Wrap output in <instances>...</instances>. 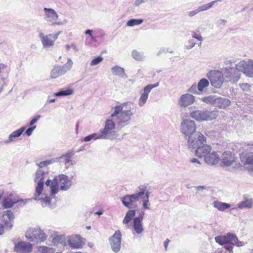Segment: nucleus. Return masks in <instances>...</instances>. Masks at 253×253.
Here are the masks:
<instances>
[{"mask_svg":"<svg viewBox=\"0 0 253 253\" xmlns=\"http://www.w3.org/2000/svg\"><path fill=\"white\" fill-rule=\"evenodd\" d=\"M43 10L44 19L51 25H64L68 23V20L66 19L62 21L58 20V14L54 9L51 8L44 7Z\"/></svg>","mask_w":253,"mask_h":253,"instance_id":"nucleus-8","label":"nucleus"},{"mask_svg":"<svg viewBox=\"0 0 253 253\" xmlns=\"http://www.w3.org/2000/svg\"><path fill=\"white\" fill-rule=\"evenodd\" d=\"M145 194V197H142V196H141L140 198H142V199H148V200H149V195H150V192H149V191H147Z\"/></svg>","mask_w":253,"mask_h":253,"instance_id":"nucleus-62","label":"nucleus"},{"mask_svg":"<svg viewBox=\"0 0 253 253\" xmlns=\"http://www.w3.org/2000/svg\"><path fill=\"white\" fill-rule=\"evenodd\" d=\"M132 115L130 107L124 108V105H120L114 108L111 116L114 118L118 127L122 128L129 124Z\"/></svg>","mask_w":253,"mask_h":253,"instance_id":"nucleus-2","label":"nucleus"},{"mask_svg":"<svg viewBox=\"0 0 253 253\" xmlns=\"http://www.w3.org/2000/svg\"><path fill=\"white\" fill-rule=\"evenodd\" d=\"M220 158L215 152L210 153L205 158V162L209 165H216L219 161Z\"/></svg>","mask_w":253,"mask_h":253,"instance_id":"nucleus-25","label":"nucleus"},{"mask_svg":"<svg viewBox=\"0 0 253 253\" xmlns=\"http://www.w3.org/2000/svg\"><path fill=\"white\" fill-rule=\"evenodd\" d=\"M71 46V48H72L75 52H77L78 51V48L75 44H72Z\"/></svg>","mask_w":253,"mask_h":253,"instance_id":"nucleus-64","label":"nucleus"},{"mask_svg":"<svg viewBox=\"0 0 253 253\" xmlns=\"http://www.w3.org/2000/svg\"><path fill=\"white\" fill-rule=\"evenodd\" d=\"M213 206L220 211H224L230 207V204L220 201H214Z\"/></svg>","mask_w":253,"mask_h":253,"instance_id":"nucleus-35","label":"nucleus"},{"mask_svg":"<svg viewBox=\"0 0 253 253\" xmlns=\"http://www.w3.org/2000/svg\"><path fill=\"white\" fill-rule=\"evenodd\" d=\"M103 60V58L102 56H98L96 58H95L94 59H93L90 62V65L91 66H95V65H96L97 64H98L99 63H100V62H101Z\"/></svg>","mask_w":253,"mask_h":253,"instance_id":"nucleus-47","label":"nucleus"},{"mask_svg":"<svg viewBox=\"0 0 253 253\" xmlns=\"http://www.w3.org/2000/svg\"><path fill=\"white\" fill-rule=\"evenodd\" d=\"M189 162L191 163L201 165V163L199 160L196 158H192L190 160Z\"/></svg>","mask_w":253,"mask_h":253,"instance_id":"nucleus-60","label":"nucleus"},{"mask_svg":"<svg viewBox=\"0 0 253 253\" xmlns=\"http://www.w3.org/2000/svg\"><path fill=\"white\" fill-rule=\"evenodd\" d=\"M74 155V153L72 152H70L66 153L64 155H62L59 158V162L61 165H64L65 167L67 169L70 166L73 165L72 158Z\"/></svg>","mask_w":253,"mask_h":253,"instance_id":"nucleus-23","label":"nucleus"},{"mask_svg":"<svg viewBox=\"0 0 253 253\" xmlns=\"http://www.w3.org/2000/svg\"><path fill=\"white\" fill-rule=\"evenodd\" d=\"M148 0H135L134 5L135 6H138L142 3L147 1Z\"/></svg>","mask_w":253,"mask_h":253,"instance_id":"nucleus-58","label":"nucleus"},{"mask_svg":"<svg viewBox=\"0 0 253 253\" xmlns=\"http://www.w3.org/2000/svg\"><path fill=\"white\" fill-rule=\"evenodd\" d=\"M41 116L40 115H37L34 118H33L29 123L30 126H32L34 124L36 123L41 118Z\"/></svg>","mask_w":253,"mask_h":253,"instance_id":"nucleus-51","label":"nucleus"},{"mask_svg":"<svg viewBox=\"0 0 253 253\" xmlns=\"http://www.w3.org/2000/svg\"><path fill=\"white\" fill-rule=\"evenodd\" d=\"M206 140L204 134L200 131H197L187 138L188 146L189 148L196 149L206 143Z\"/></svg>","mask_w":253,"mask_h":253,"instance_id":"nucleus-12","label":"nucleus"},{"mask_svg":"<svg viewBox=\"0 0 253 253\" xmlns=\"http://www.w3.org/2000/svg\"><path fill=\"white\" fill-rule=\"evenodd\" d=\"M195 97L189 93L182 94L178 100V103L180 107H187L194 102Z\"/></svg>","mask_w":253,"mask_h":253,"instance_id":"nucleus-19","label":"nucleus"},{"mask_svg":"<svg viewBox=\"0 0 253 253\" xmlns=\"http://www.w3.org/2000/svg\"><path fill=\"white\" fill-rule=\"evenodd\" d=\"M170 242V240L168 239H166L164 242V247L165 248V250H167L168 246Z\"/></svg>","mask_w":253,"mask_h":253,"instance_id":"nucleus-63","label":"nucleus"},{"mask_svg":"<svg viewBox=\"0 0 253 253\" xmlns=\"http://www.w3.org/2000/svg\"><path fill=\"white\" fill-rule=\"evenodd\" d=\"M67 241L69 245L72 248L78 249L82 246L81 237L79 235L70 236Z\"/></svg>","mask_w":253,"mask_h":253,"instance_id":"nucleus-24","label":"nucleus"},{"mask_svg":"<svg viewBox=\"0 0 253 253\" xmlns=\"http://www.w3.org/2000/svg\"><path fill=\"white\" fill-rule=\"evenodd\" d=\"M25 236L27 240L36 243H41L46 240L47 234L39 227H31L27 230Z\"/></svg>","mask_w":253,"mask_h":253,"instance_id":"nucleus-5","label":"nucleus"},{"mask_svg":"<svg viewBox=\"0 0 253 253\" xmlns=\"http://www.w3.org/2000/svg\"><path fill=\"white\" fill-rule=\"evenodd\" d=\"M38 250L41 253H54L55 252V250L54 248L44 246H39Z\"/></svg>","mask_w":253,"mask_h":253,"instance_id":"nucleus-39","label":"nucleus"},{"mask_svg":"<svg viewBox=\"0 0 253 253\" xmlns=\"http://www.w3.org/2000/svg\"><path fill=\"white\" fill-rule=\"evenodd\" d=\"M217 95H210L207 96L202 97L201 100L202 101L209 104L214 106Z\"/></svg>","mask_w":253,"mask_h":253,"instance_id":"nucleus-36","label":"nucleus"},{"mask_svg":"<svg viewBox=\"0 0 253 253\" xmlns=\"http://www.w3.org/2000/svg\"><path fill=\"white\" fill-rule=\"evenodd\" d=\"M228 243L236 246L237 247H242L244 245V243L239 241L237 236L232 233H229L227 234Z\"/></svg>","mask_w":253,"mask_h":253,"instance_id":"nucleus-32","label":"nucleus"},{"mask_svg":"<svg viewBox=\"0 0 253 253\" xmlns=\"http://www.w3.org/2000/svg\"><path fill=\"white\" fill-rule=\"evenodd\" d=\"M188 92L193 94H200L201 93L198 90L197 85L194 84L188 90Z\"/></svg>","mask_w":253,"mask_h":253,"instance_id":"nucleus-46","label":"nucleus"},{"mask_svg":"<svg viewBox=\"0 0 253 253\" xmlns=\"http://www.w3.org/2000/svg\"><path fill=\"white\" fill-rule=\"evenodd\" d=\"M227 234L226 235L218 236L215 237V242L220 245L228 243Z\"/></svg>","mask_w":253,"mask_h":253,"instance_id":"nucleus-37","label":"nucleus"},{"mask_svg":"<svg viewBox=\"0 0 253 253\" xmlns=\"http://www.w3.org/2000/svg\"><path fill=\"white\" fill-rule=\"evenodd\" d=\"M143 22L142 19H132L127 22L126 25L129 27H133L135 25H139Z\"/></svg>","mask_w":253,"mask_h":253,"instance_id":"nucleus-41","label":"nucleus"},{"mask_svg":"<svg viewBox=\"0 0 253 253\" xmlns=\"http://www.w3.org/2000/svg\"><path fill=\"white\" fill-rule=\"evenodd\" d=\"M4 230H6L5 228V224H3L0 223V235H2L4 233Z\"/></svg>","mask_w":253,"mask_h":253,"instance_id":"nucleus-61","label":"nucleus"},{"mask_svg":"<svg viewBox=\"0 0 253 253\" xmlns=\"http://www.w3.org/2000/svg\"><path fill=\"white\" fill-rule=\"evenodd\" d=\"M243 199L242 201L237 204V207L239 209H243L245 208L250 209L252 208L253 203L252 198H249L247 195H244Z\"/></svg>","mask_w":253,"mask_h":253,"instance_id":"nucleus-28","label":"nucleus"},{"mask_svg":"<svg viewBox=\"0 0 253 253\" xmlns=\"http://www.w3.org/2000/svg\"><path fill=\"white\" fill-rule=\"evenodd\" d=\"M199 12H200L199 10L198 9V8H197L196 9H195L193 10L189 11L188 13V15L189 17H192Z\"/></svg>","mask_w":253,"mask_h":253,"instance_id":"nucleus-53","label":"nucleus"},{"mask_svg":"<svg viewBox=\"0 0 253 253\" xmlns=\"http://www.w3.org/2000/svg\"><path fill=\"white\" fill-rule=\"evenodd\" d=\"M234 69L239 73V72H242L246 76L253 77V60H250L247 62L241 61L236 65Z\"/></svg>","mask_w":253,"mask_h":253,"instance_id":"nucleus-14","label":"nucleus"},{"mask_svg":"<svg viewBox=\"0 0 253 253\" xmlns=\"http://www.w3.org/2000/svg\"><path fill=\"white\" fill-rule=\"evenodd\" d=\"M111 71L114 75L119 76L121 78H126L125 69L119 66H115L112 68Z\"/></svg>","mask_w":253,"mask_h":253,"instance_id":"nucleus-33","label":"nucleus"},{"mask_svg":"<svg viewBox=\"0 0 253 253\" xmlns=\"http://www.w3.org/2000/svg\"><path fill=\"white\" fill-rule=\"evenodd\" d=\"M122 235L119 230H116L114 234L109 238L111 248L115 253H119L121 249Z\"/></svg>","mask_w":253,"mask_h":253,"instance_id":"nucleus-15","label":"nucleus"},{"mask_svg":"<svg viewBox=\"0 0 253 253\" xmlns=\"http://www.w3.org/2000/svg\"><path fill=\"white\" fill-rule=\"evenodd\" d=\"M46 186H49L50 189V195L54 197L59 191V185L62 191H67L72 185L71 179L67 175L60 174L58 177L54 178L53 180L47 179L45 182Z\"/></svg>","mask_w":253,"mask_h":253,"instance_id":"nucleus-3","label":"nucleus"},{"mask_svg":"<svg viewBox=\"0 0 253 253\" xmlns=\"http://www.w3.org/2000/svg\"><path fill=\"white\" fill-rule=\"evenodd\" d=\"M145 212L144 211H141L138 217H134L135 214V211L133 210H130L126 213V216L123 221L124 224L127 225L132 219L134 218H137L140 220L142 221Z\"/></svg>","mask_w":253,"mask_h":253,"instance_id":"nucleus-21","label":"nucleus"},{"mask_svg":"<svg viewBox=\"0 0 253 253\" xmlns=\"http://www.w3.org/2000/svg\"><path fill=\"white\" fill-rule=\"evenodd\" d=\"M206 77L210 81L211 85L216 88H220L224 82L235 83L240 78V73L234 68L211 70L206 74Z\"/></svg>","mask_w":253,"mask_h":253,"instance_id":"nucleus-1","label":"nucleus"},{"mask_svg":"<svg viewBox=\"0 0 253 253\" xmlns=\"http://www.w3.org/2000/svg\"><path fill=\"white\" fill-rule=\"evenodd\" d=\"M231 104L229 99L217 96L214 106L220 109H225Z\"/></svg>","mask_w":253,"mask_h":253,"instance_id":"nucleus-29","label":"nucleus"},{"mask_svg":"<svg viewBox=\"0 0 253 253\" xmlns=\"http://www.w3.org/2000/svg\"><path fill=\"white\" fill-rule=\"evenodd\" d=\"M192 36L193 38L196 39L201 42L203 41V38L201 35L196 34L195 32H192Z\"/></svg>","mask_w":253,"mask_h":253,"instance_id":"nucleus-52","label":"nucleus"},{"mask_svg":"<svg viewBox=\"0 0 253 253\" xmlns=\"http://www.w3.org/2000/svg\"><path fill=\"white\" fill-rule=\"evenodd\" d=\"M51 163H52V161H51V160H46V161H42V162H40L38 166L40 168H43V167H44L45 166H47L49 165V164H50Z\"/></svg>","mask_w":253,"mask_h":253,"instance_id":"nucleus-49","label":"nucleus"},{"mask_svg":"<svg viewBox=\"0 0 253 253\" xmlns=\"http://www.w3.org/2000/svg\"><path fill=\"white\" fill-rule=\"evenodd\" d=\"M99 133H93L84 138V140L86 142L89 141L92 139H102Z\"/></svg>","mask_w":253,"mask_h":253,"instance_id":"nucleus-40","label":"nucleus"},{"mask_svg":"<svg viewBox=\"0 0 253 253\" xmlns=\"http://www.w3.org/2000/svg\"><path fill=\"white\" fill-rule=\"evenodd\" d=\"M46 174L47 173L44 172L42 170L40 169L36 172L35 177V181L37 183V185L36 187L34 199L39 201L43 207L50 206V199L48 197L46 196L44 198L37 199V197H39L42 192L44 179L46 177Z\"/></svg>","mask_w":253,"mask_h":253,"instance_id":"nucleus-4","label":"nucleus"},{"mask_svg":"<svg viewBox=\"0 0 253 253\" xmlns=\"http://www.w3.org/2000/svg\"><path fill=\"white\" fill-rule=\"evenodd\" d=\"M211 147L210 145H201L196 148L195 154L199 157H204L205 158L211 152Z\"/></svg>","mask_w":253,"mask_h":253,"instance_id":"nucleus-26","label":"nucleus"},{"mask_svg":"<svg viewBox=\"0 0 253 253\" xmlns=\"http://www.w3.org/2000/svg\"><path fill=\"white\" fill-rule=\"evenodd\" d=\"M73 93V90L69 88L65 90H60L55 93L56 96H67L72 94Z\"/></svg>","mask_w":253,"mask_h":253,"instance_id":"nucleus-43","label":"nucleus"},{"mask_svg":"<svg viewBox=\"0 0 253 253\" xmlns=\"http://www.w3.org/2000/svg\"><path fill=\"white\" fill-rule=\"evenodd\" d=\"M218 115L217 111H209L207 109L190 111V116L196 121L201 122L212 121Z\"/></svg>","mask_w":253,"mask_h":253,"instance_id":"nucleus-6","label":"nucleus"},{"mask_svg":"<svg viewBox=\"0 0 253 253\" xmlns=\"http://www.w3.org/2000/svg\"><path fill=\"white\" fill-rule=\"evenodd\" d=\"M14 215L10 210L4 211L0 219L5 224V228L6 230L11 229L13 226L11 221L13 220Z\"/></svg>","mask_w":253,"mask_h":253,"instance_id":"nucleus-18","label":"nucleus"},{"mask_svg":"<svg viewBox=\"0 0 253 253\" xmlns=\"http://www.w3.org/2000/svg\"><path fill=\"white\" fill-rule=\"evenodd\" d=\"M196 125L193 121L184 119L181 122L180 130L185 137L189 138L196 132Z\"/></svg>","mask_w":253,"mask_h":253,"instance_id":"nucleus-11","label":"nucleus"},{"mask_svg":"<svg viewBox=\"0 0 253 253\" xmlns=\"http://www.w3.org/2000/svg\"><path fill=\"white\" fill-rule=\"evenodd\" d=\"M73 93V90L69 88L65 90H60L55 93L56 96H67L72 94Z\"/></svg>","mask_w":253,"mask_h":253,"instance_id":"nucleus-42","label":"nucleus"},{"mask_svg":"<svg viewBox=\"0 0 253 253\" xmlns=\"http://www.w3.org/2000/svg\"><path fill=\"white\" fill-rule=\"evenodd\" d=\"M241 162L246 169L253 170V154L242 153L240 156Z\"/></svg>","mask_w":253,"mask_h":253,"instance_id":"nucleus-20","label":"nucleus"},{"mask_svg":"<svg viewBox=\"0 0 253 253\" xmlns=\"http://www.w3.org/2000/svg\"><path fill=\"white\" fill-rule=\"evenodd\" d=\"M133 228L134 231L137 234H140L144 231L142 221L137 218L133 219Z\"/></svg>","mask_w":253,"mask_h":253,"instance_id":"nucleus-31","label":"nucleus"},{"mask_svg":"<svg viewBox=\"0 0 253 253\" xmlns=\"http://www.w3.org/2000/svg\"><path fill=\"white\" fill-rule=\"evenodd\" d=\"M159 85V83H156L155 84L147 85L144 87L143 92L138 100V105L139 106L142 107L145 104L148 98L149 93L150 92L151 90L154 88L158 87Z\"/></svg>","mask_w":253,"mask_h":253,"instance_id":"nucleus-16","label":"nucleus"},{"mask_svg":"<svg viewBox=\"0 0 253 253\" xmlns=\"http://www.w3.org/2000/svg\"><path fill=\"white\" fill-rule=\"evenodd\" d=\"M217 1H220V0H217L211 1L208 3L204 4L202 5L199 6L198 8L200 12L204 11L207 10L209 9H210L211 7H212V6L214 5V4Z\"/></svg>","mask_w":253,"mask_h":253,"instance_id":"nucleus-38","label":"nucleus"},{"mask_svg":"<svg viewBox=\"0 0 253 253\" xmlns=\"http://www.w3.org/2000/svg\"><path fill=\"white\" fill-rule=\"evenodd\" d=\"M25 130V127H22L14 131L12 133H11L7 140L4 141V143L5 144H9L13 142H15L17 140V138L20 136L24 131Z\"/></svg>","mask_w":253,"mask_h":253,"instance_id":"nucleus-27","label":"nucleus"},{"mask_svg":"<svg viewBox=\"0 0 253 253\" xmlns=\"http://www.w3.org/2000/svg\"><path fill=\"white\" fill-rule=\"evenodd\" d=\"M169 52V48H161L160 49L159 51L157 53V55L160 56L161 54L163 53H167Z\"/></svg>","mask_w":253,"mask_h":253,"instance_id":"nucleus-59","label":"nucleus"},{"mask_svg":"<svg viewBox=\"0 0 253 253\" xmlns=\"http://www.w3.org/2000/svg\"><path fill=\"white\" fill-rule=\"evenodd\" d=\"M209 84L210 83L208 80L203 78L199 81L197 84L198 90L201 93L205 91V89L208 87Z\"/></svg>","mask_w":253,"mask_h":253,"instance_id":"nucleus-34","label":"nucleus"},{"mask_svg":"<svg viewBox=\"0 0 253 253\" xmlns=\"http://www.w3.org/2000/svg\"><path fill=\"white\" fill-rule=\"evenodd\" d=\"M33 245L24 241H20L15 244L14 251L17 253H30L33 250Z\"/></svg>","mask_w":253,"mask_h":253,"instance_id":"nucleus-17","label":"nucleus"},{"mask_svg":"<svg viewBox=\"0 0 253 253\" xmlns=\"http://www.w3.org/2000/svg\"><path fill=\"white\" fill-rule=\"evenodd\" d=\"M92 33V30H90V29H88V30H86L85 32H84V34L85 35H89L91 37V39L93 41H95L96 40V38L95 37H93L91 34Z\"/></svg>","mask_w":253,"mask_h":253,"instance_id":"nucleus-57","label":"nucleus"},{"mask_svg":"<svg viewBox=\"0 0 253 253\" xmlns=\"http://www.w3.org/2000/svg\"><path fill=\"white\" fill-rule=\"evenodd\" d=\"M241 88L242 90L248 91L250 89V86L248 84H243L241 85Z\"/></svg>","mask_w":253,"mask_h":253,"instance_id":"nucleus-56","label":"nucleus"},{"mask_svg":"<svg viewBox=\"0 0 253 253\" xmlns=\"http://www.w3.org/2000/svg\"><path fill=\"white\" fill-rule=\"evenodd\" d=\"M116 124L112 119L106 120L104 127L99 130V133L102 139L113 140L118 135L115 131Z\"/></svg>","mask_w":253,"mask_h":253,"instance_id":"nucleus-7","label":"nucleus"},{"mask_svg":"<svg viewBox=\"0 0 253 253\" xmlns=\"http://www.w3.org/2000/svg\"><path fill=\"white\" fill-rule=\"evenodd\" d=\"M142 207L145 210H149L150 209V203L149 200L143 199Z\"/></svg>","mask_w":253,"mask_h":253,"instance_id":"nucleus-48","label":"nucleus"},{"mask_svg":"<svg viewBox=\"0 0 253 253\" xmlns=\"http://www.w3.org/2000/svg\"><path fill=\"white\" fill-rule=\"evenodd\" d=\"M36 128V126H33L31 127L28 128L26 131H25V134L28 136H29L31 135L32 133L33 132V130Z\"/></svg>","mask_w":253,"mask_h":253,"instance_id":"nucleus-54","label":"nucleus"},{"mask_svg":"<svg viewBox=\"0 0 253 253\" xmlns=\"http://www.w3.org/2000/svg\"><path fill=\"white\" fill-rule=\"evenodd\" d=\"M64 240L65 236L64 235H57L53 238L52 241L54 244L62 243Z\"/></svg>","mask_w":253,"mask_h":253,"instance_id":"nucleus-45","label":"nucleus"},{"mask_svg":"<svg viewBox=\"0 0 253 253\" xmlns=\"http://www.w3.org/2000/svg\"><path fill=\"white\" fill-rule=\"evenodd\" d=\"M29 200H30V199H26L25 201L21 199L18 200L17 201H13L9 198H6L3 200L2 202V206L5 209H7L12 207L16 203H20L21 204H19L20 205H24L26 203L27 201Z\"/></svg>","mask_w":253,"mask_h":253,"instance_id":"nucleus-30","label":"nucleus"},{"mask_svg":"<svg viewBox=\"0 0 253 253\" xmlns=\"http://www.w3.org/2000/svg\"><path fill=\"white\" fill-rule=\"evenodd\" d=\"M139 189L140 191L132 195H126L121 198V201L125 207L129 209H132L134 207V203L138 201L139 199L144 195L146 187H140Z\"/></svg>","mask_w":253,"mask_h":253,"instance_id":"nucleus-9","label":"nucleus"},{"mask_svg":"<svg viewBox=\"0 0 253 253\" xmlns=\"http://www.w3.org/2000/svg\"><path fill=\"white\" fill-rule=\"evenodd\" d=\"M188 42L189 44L185 45V48L186 49H191L196 45V43L194 42L192 40H189Z\"/></svg>","mask_w":253,"mask_h":253,"instance_id":"nucleus-50","label":"nucleus"},{"mask_svg":"<svg viewBox=\"0 0 253 253\" xmlns=\"http://www.w3.org/2000/svg\"><path fill=\"white\" fill-rule=\"evenodd\" d=\"M131 54L133 58L136 60L140 61L142 60L144 58L143 54L136 50H133Z\"/></svg>","mask_w":253,"mask_h":253,"instance_id":"nucleus-44","label":"nucleus"},{"mask_svg":"<svg viewBox=\"0 0 253 253\" xmlns=\"http://www.w3.org/2000/svg\"><path fill=\"white\" fill-rule=\"evenodd\" d=\"M72 60L69 58L66 64L63 65H56L54 66L50 72V76L53 79H56L60 76L65 74L69 71L73 66Z\"/></svg>","mask_w":253,"mask_h":253,"instance_id":"nucleus-13","label":"nucleus"},{"mask_svg":"<svg viewBox=\"0 0 253 253\" xmlns=\"http://www.w3.org/2000/svg\"><path fill=\"white\" fill-rule=\"evenodd\" d=\"M224 166H230L235 162V158L234 155L229 152H224L220 159Z\"/></svg>","mask_w":253,"mask_h":253,"instance_id":"nucleus-22","label":"nucleus"},{"mask_svg":"<svg viewBox=\"0 0 253 253\" xmlns=\"http://www.w3.org/2000/svg\"><path fill=\"white\" fill-rule=\"evenodd\" d=\"M226 23V21H225V20L219 19L216 21V24L218 27H222L224 26L225 25Z\"/></svg>","mask_w":253,"mask_h":253,"instance_id":"nucleus-55","label":"nucleus"},{"mask_svg":"<svg viewBox=\"0 0 253 253\" xmlns=\"http://www.w3.org/2000/svg\"><path fill=\"white\" fill-rule=\"evenodd\" d=\"M39 37L44 48H49L54 45L55 40L58 38L61 31L54 34L44 35L41 30L38 31Z\"/></svg>","mask_w":253,"mask_h":253,"instance_id":"nucleus-10","label":"nucleus"}]
</instances>
